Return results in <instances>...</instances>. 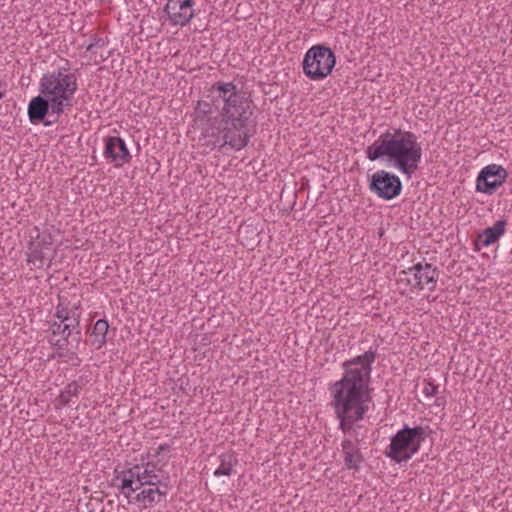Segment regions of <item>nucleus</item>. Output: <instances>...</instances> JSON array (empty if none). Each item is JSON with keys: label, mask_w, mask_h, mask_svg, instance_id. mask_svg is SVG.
Segmentation results:
<instances>
[{"label": "nucleus", "mask_w": 512, "mask_h": 512, "mask_svg": "<svg viewBox=\"0 0 512 512\" xmlns=\"http://www.w3.org/2000/svg\"><path fill=\"white\" fill-rule=\"evenodd\" d=\"M377 349L370 348L363 354L346 360L342 364L344 371L342 378L336 381L332 387V406L334 407L339 428L357 444L362 439L359 436V425L369 410L370 380L372 364L376 360Z\"/></svg>", "instance_id": "obj_1"}, {"label": "nucleus", "mask_w": 512, "mask_h": 512, "mask_svg": "<svg viewBox=\"0 0 512 512\" xmlns=\"http://www.w3.org/2000/svg\"><path fill=\"white\" fill-rule=\"evenodd\" d=\"M370 161L386 160L408 178L415 173L422 158V146L418 137L411 131L387 130L366 149Z\"/></svg>", "instance_id": "obj_2"}, {"label": "nucleus", "mask_w": 512, "mask_h": 512, "mask_svg": "<svg viewBox=\"0 0 512 512\" xmlns=\"http://www.w3.org/2000/svg\"><path fill=\"white\" fill-rule=\"evenodd\" d=\"M252 116L253 109H248L247 113L236 112L234 116L223 115L222 136H220V132L216 136L212 134V139L207 140L205 145L211 149L229 145L235 150H241L253 135L256 122Z\"/></svg>", "instance_id": "obj_3"}, {"label": "nucleus", "mask_w": 512, "mask_h": 512, "mask_svg": "<svg viewBox=\"0 0 512 512\" xmlns=\"http://www.w3.org/2000/svg\"><path fill=\"white\" fill-rule=\"evenodd\" d=\"M430 433L429 427L405 425L392 438L385 455L396 463L407 462L420 450Z\"/></svg>", "instance_id": "obj_4"}, {"label": "nucleus", "mask_w": 512, "mask_h": 512, "mask_svg": "<svg viewBox=\"0 0 512 512\" xmlns=\"http://www.w3.org/2000/svg\"><path fill=\"white\" fill-rule=\"evenodd\" d=\"M159 471L161 469L157 468L155 463L136 464L131 468L124 469L117 475L114 481H120V483L114 485L121 495L130 498L145 486L163 484L160 475L157 473Z\"/></svg>", "instance_id": "obj_5"}, {"label": "nucleus", "mask_w": 512, "mask_h": 512, "mask_svg": "<svg viewBox=\"0 0 512 512\" xmlns=\"http://www.w3.org/2000/svg\"><path fill=\"white\" fill-rule=\"evenodd\" d=\"M335 64L336 57L330 48L324 45H315L306 52L302 68L309 79L317 81L330 75Z\"/></svg>", "instance_id": "obj_6"}, {"label": "nucleus", "mask_w": 512, "mask_h": 512, "mask_svg": "<svg viewBox=\"0 0 512 512\" xmlns=\"http://www.w3.org/2000/svg\"><path fill=\"white\" fill-rule=\"evenodd\" d=\"M210 93L212 97H218L224 102L222 116L227 114L234 116L236 112L247 113L248 109H254L252 100L233 82H216L212 85Z\"/></svg>", "instance_id": "obj_7"}, {"label": "nucleus", "mask_w": 512, "mask_h": 512, "mask_svg": "<svg viewBox=\"0 0 512 512\" xmlns=\"http://www.w3.org/2000/svg\"><path fill=\"white\" fill-rule=\"evenodd\" d=\"M77 88L76 75L64 73L62 70L44 74L39 83V91L42 95L58 96L63 100H72Z\"/></svg>", "instance_id": "obj_8"}, {"label": "nucleus", "mask_w": 512, "mask_h": 512, "mask_svg": "<svg viewBox=\"0 0 512 512\" xmlns=\"http://www.w3.org/2000/svg\"><path fill=\"white\" fill-rule=\"evenodd\" d=\"M439 277V270L429 263H417L416 265L399 272L397 282L406 283L418 290L427 289L433 291Z\"/></svg>", "instance_id": "obj_9"}, {"label": "nucleus", "mask_w": 512, "mask_h": 512, "mask_svg": "<svg viewBox=\"0 0 512 512\" xmlns=\"http://www.w3.org/2000/svg\"><path fill=\"white\" fill-rule=\"evenodd\" d=\"M369 189L379 198L391 200L400 195L402 183L397 175L386 170H378L371 176Z\"/></svg>", "instance_id": "obj_10"}, {"label": "nucleus", "mask_w": 512, "mask_h": 512, "mask_svg": "<svg viewBox=\"0 0 512 512\" xmlns=\"http://www.w3.org/2000/svg\"><path fill=\"white\" fill-rule=\"evenodd\" d=\"M507 176L506 169L501 165L490 164L480 171L476 179V190L491 195L506 181Z\"/></svg>", "instance_id": "obj_11"}, {"label": "nucleus", "mask_w": 512, "mask_h": 512, "mask_svg": "<svg viewBox=\"0 0 512 512\" xmlns=\"http://www.w3.org/2000/svg\"><path fill=\"white\" fill-rule=\"evenodd\" d=\"M193 6V0H168L163 12L171 25L183 27L194 17Z\"/></svg>", "instance_id": "obj_12"}, {"label": "nucleus", "mask_w": 512, "mask_h": 512, "mask_svg": "<svg viewBox=\"0 0 512 512\" xmlns=\"http://www.w3.org/2000/svg\"><path fill=\"white\" fill-rule=\"evenodd\" d=\"M104 143L103 155L115 167H122L125 163L131 161L132 156L122 138L107 136L104 139Z\"/></svg>", "instance_id": "obj_13"}, {"label": "nucleus", "mask_w": 512, "mask_h": 512, "mask_svg": "<svg viewBox=\"0 0 512 512\" xmlns=\"http://www.w3.org/2000/svg\"><path fill=\"white\" fill-rule=\"evenodd\" d=\"M167 491V484L145 486L126 499L129 504L138 503L144 508H149L160 502L166 496Z\"/></svg>", "instance_id": "obj_14"}, {"label": "nucleus", "mask_w": 512, "mask_h": 512, "mask_svg": "<svg viewBox=\"0 0 512 512\" xmlns=\"http://www.w3.org/2000/svg\"><path fill=\"white\" fill-rule=\"evenodd\" d=\"M53 238L50 234L36 236L32 240L28 247V259L27 261L37 265L38 267L43 266L45 259L49 258V254L52 251Z\"/></svg>", "instance_id": "obj_15"}, {"label": "nucleus", "mask_w": 512, "mask_h": 512, "mask_svg": "<svg viewBox=\"0 0 512 512\" xmlns=\"http://www.w3.org/2000/svg\"><path fill=\"white\" fill-rule=\"evenodd\" d=\"M69 323L64 322H54L51 325V331L52 335L55 336L57 334L62 335V339H50V343L59 348V349H65L68 344V338L72 334V331L76 328H79L80 320H77V317L72 316V321H68Z\"/></svg>", "instance_id": "obj_16"}, {"label": "nucleus", "mask_w": 512, "mask_h": 512, "mask_svg": "<svg viewBox=\"0 0 512 512\" xmlns=\"http://www.w3.org/2000/svg\"><path fill=\"white\" fill-rule=\"evenodd\" d=\"M27 113L32 123L42 122L44 124L46 116H50L48 97L42 94L33 97L28 104Z\"/></svg>", "instance_id": "obj_17"}, {"label": "nucleus", "mask_w": 512, "mask_h": 512, "mask_svg": "<svg viewBox=\"0 0 512 512\" xmlns=\"http://www.w3.org/2000/svg\"><path fill=\"white\" fill-rule=\"evenodd\" d=\"M506 225L507 221L504 219L496 221L493 226L484 229L478 235V243L484 247L494 244L505 233Z\"/></svg>", "instance_id": "obj_18"}, {"label": "nucleus", "mask_w": 512, "mask_h": 512, "mask_svg": "<svg viewBox=\"0 0 512 512\" xmlns=\"http://www.w3.org/2000/svg\"><path fill=\"white\" fill-rule=\"evenodd\" d=\"M49 101V113L50 117H54L52 120H46L45 126H50L56 123L59 116L67 109L70 110L73 106L72 100H63L58 96L48 97Z\"/></svg>", "instance_id": "obj_19"}, {"label": "nucleus", "mask_w": 512, "mask_h": 512, "mask_svg": "<svg viewBox=\"0 0 512 512\" xmlns=\"http://www.w3.org/2000/svg\"><path fill=\"white\" fill-rule=\"evenodd\" d=\"M80 308V302L74 304L71 308L65 303L62 297H59V303L56 306L55 317L61 322L72 321V316L77 317L80 320L81 314L78 311Z\"/></svg>", "instance_id": "obj_20"}, {"label": "nucleus", "mask_w": 512, "mask_h": 512, "mask_svg": "<svg viewBox=\"0 0 512 512\" xmlns=\"http://www.w3.org/2000/svg\"><path fill=\"white\" fill-rule=\"evenodd\" d=\"M220 465L214 471L215 476H231L234 467L238 464V459L233 452H227L219 456Z\"/></svg>", "instance_id": "obj_21"}, {"label": "nucleus", "mask_w": 512, "mask_h": 512, "mask_svg": "<svg viewBox=\"0 0 512 512\" xmlns=\"http://www.w3.org/2000/svg\"><path fill=\"white\" fill-rule=\"evenodd\" d=\"M109 329V324L106 319H99L93 326L91 337L92 344L97 348H101L106 343V335Z\"/></svg>", "instance_id": "obj_22"}, {"label": "nucleus", "mask_w": 512, "mask_h": 512, "mask_svg": "<svg viewBox=\"0 0 512 512\" xmlns=\"http://www.w3.org/2000/svg\"><path fill=\"white\" fill-rule=\"evenodd\" d=\"M81 389L82 386L77 381L69 383L58 396V404L60 406H67L71 400V397H77Z\"/></svg>", "instance_id": "obj_23"}, {"label": "nucleus", "mask_w": 512, "mask_h": 512, "mask_svg": "<svg viewBox=\"0 0 512 512\" xmlns=\"http://www.w3.org/2000/svg\"><path fill=\"white\" fill-rule=\"evenodd\" d=\"M344 463L347 469L359 470V464L363 461V455L358 451L343 453Z\"/></svg>", "instance_id": "obj_24"}, {"label": "nucleus", "mask_w": 512, "mask_h": 512, "mask_svg": "<svg viewBox=\"0 0 512 512\" xmlns=\"http://www.w3.org/2000/svg\"><path fill=\"white\" fill-rule=\"evenodd\" d=\"M358 445L359 444L354 442L352 440V438H345V439H343V441L341 443L342 452L347 453V451H349V452L358 451V450H360Z\"/></svg>", "instance_id": "obj_25"}, {"label": "nucleus", "mask_w": 512, "mask_h": 512, "mask_svg": "<svg viewBox=\"0 0 512 512\" xmlns=\"http://www.w3.org/2000/svg\"><path fill=\"white\" fill-rule=\"evenodd\" d=\"M423 393L426 397H434L438 393V386L430 381H427L424 384Z\"/></svg>", "instance_id": "obj_26"}, {"label": "nucleus", "mask_w": 512, "mask_h": 512, "mask_svg": "<svg viewBox=\"0 0 512 512\" xmlns=\"http://www.w3.org/2000/svg\"><path fill=\"white\" fill-rule=\"evenodd\" d=\"M103 45H104V42L101 39H97L95 42H93L87 46L86 51L94 53L95 48L102 47Z\"/></svg>", "instance_id": "obj_27"}, {"label": "nucleus", "mask_w": 512, "mask_h": 512, "mask_svg": "<svg viewBox=\"0 0 512 512\" xmlns=\"http://www.w3.org/2000/svg\"><path fill=\"white\" fill-rule=\"evenodd\" d=\"M169 449H170V446L168 444L160 445L157 448L156 455H159V453L162 452V451H168Z\"/></svg>", "instance_id": "obj_28"}, {"label": "nucleus", "mask_w": 512, "mask_h": 512, "mask_svg": "<svg viewBox=\"0 0 512 512\" xmlns=\"http://www.w3.org/2000/svg\"><path fill=\"white\" fill-rule=\"evenodd\" d=\"M206 113H211V109L204 110Z\"/></svg>", "instance_id": "obj_29"}, {"label": "nucleus", "mask_w": 512, "mask_h": 512, "mask_svg": "<svg viewBox=\"0 0 512 512\" xmlns=\"http://www.w3.org/2000/svg\"><path fill=\"white\" fill-rule=\"evenodd\" d=\"M3 98V94L0 92V100Z\"/></svg>", "instance_id": "obj_30"}]
</instances>
